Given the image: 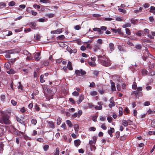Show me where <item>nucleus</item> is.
<instances>
[{"mask_svg":"<svg viewBox=\"0 0 155 155\" xmlns=\"http://www.w3.org/2000/svg\"><path fill=\"white\" fill-rule=\"evenodd\" d=\"M125 31H126V33L127 35H130V31L129 29H128V28H126L125 29Z\"/></svg>","mask_w":155,"mask_h":155,"instance_id":"49","label":"nucleus"},{"mask_svg":"<svg viewBox=\"0 0 155 155\" xmlns=\"http://www.w3.org/2000/svg\"><path fill=\"white\" fill-rule=\"evenodd\" d=\"M135 48L137 49L140 50L142 46L140 45H137L135 46Z\"/></svg>","mask_w":155,"mask_h":155,"instance_id":"39","label":"nucleus"},{"mask_svg":"<svg viewBox=\"0 0 155 155\" xmlns=\"http://www.w3.org/2000/svg\"><path fill=\"white\" fill-rule=\"evenodd\" d=\"M107 120L109 123H111L112 121V119L111 117L108 116L107 117Z\"/></svg>","mask_w":155,"mask_h":155,"instance_id":"60","label":"nucleus"},{"mask_svg":"<svg viewBox=\"0 0 155 155\" xmlns=\"http://www.w3.org/2000/svg\"><path fill=\"white\" fill-rule=\"evenodd\" d=\"M49 146L48 145H45L43 147V149L45 151H47L49 148Z\"/></svg>","mask_w":155,"mask_h":155,"instance_id":"33","label":"nucleus"},{"mask_svg":"<svg viewBox=\"0 0 155 155\" xmlns=\"http://www.w3.org/2000/svg\"><path fill=\"white\" fill-rule=\"evenodd\" d=\"M66 123L69 127H71L72 126V125L71 121L69 120H67L66 121Z\"/></svg>","mask_w":155,"mask_h":155,"instance_id":"30","label":"nucleus"},{"mask_svg":"<svg viewBox=\"0 0 155 155\" xmlns=\"http://www.w3.org/2000/svg\"><path fill=\"white\" fill-rule=\"evenodd\" d=\"M88 62L89 65L91 66L94 67L96 66V64L93 61L90 62L89 61H88Z\"/></svg>","mask_w":155,"mask_h":155,"instance_id":"19","label":"nucleus"},{"mask_svg":"<svg viewBox=\"0 0 155 155\" xmlns=\"http://www.w3.org/2000/svg\"><path fill=\"white\" fill-rule=\"evenodd\" d=\"M31 123L32 124L35 125L37 123V120L35 119H32L31 121Z\"/></svg>","mask_w":155,"mask_h":155,"instance_id":"31","label":"nucleus"},{"mask_svg":"<svg viewBox=\"0 0 155 155\" xmlns=\"http://www.w3.org/2000/svg\"><path fill=\"white\" fill-rule=\"evenodd\" d=\"M119 110V115L121 116L123 114V109L121 107H119L118 108Z\"/></svg>","mask_w":155,"mask_h":155,"instance_id":"15","label":"nucleus"},{"mask_svg":"<svg viewBox=\"0 0 155 155\" xmlns=\"http://www.w3.org/2000/svg\"><path fill=\"white\" fill-rule=\"evenodd\" d=\"M11 132L15 134H16L18 136L21 135V134H23V133L18 131L14 127H12L11 129Z\"/></svg>","mask_w":155,"mask_h":155,"instance_id":"3","label":"nucleus"},{"mask_svg":"<svg viewBox=\"0 0 155 155\" xmlns=\"http://www.w3.org/2000/svg\"><path fill=\"white\" fill-rule=\"evenodd\" d=\"M143 8L142 7H140L139 9L135 10L134 12L136 13H138L141 12Z\"/></svg>","mask_w":155,"mask_h":155,"instance_id":"21","label":"nucleus"},{"mask_svg":"<svg viewBox=\"0 0 155 155\" xmlns=\"http://www.w3.org/2000/svg\"><path fill=\"white\" fill-rule=\"evenodd\" d=\"M97 92L96 91H93L91 92L90 94L92 96H94L97 95Z\"/></svg>","mask_w":155,"mask_h":155,"instance_id":"32","label":"nucleus"},{"mask_svg":"<svg viewBox=\"0 0 155 155\" xmlns=\"http://www.w3.org/2000/svg\"><path fill=\"white\" fill-rule=\"evenodd\" d=\"M23 53L24 54L27 55H28L29 54V55H31L29 53V52L28 51H27L25 50L23 51Z\"/></svg>","mask_w":155,"mask_h":155,"instance_id":"56","label":"nucleus"},{"mask_svg":"<svg viewBox=\"0 0 155 155\" xmlns=\"http://www.w3.org/2000/svg\"><path fill=\"white\" fill-rule=\"evenodd\" d=\"M155 7L154 6H151L150 9V12L153 13L154 15H155Z\"/></svg>","mask_w":155,"mask_h":155,"instance_id":"16","label":"nucleus"},{"mask_svg":"<svg viewBox=\"0 0 155 155\" xmlns=\"http://www.w3.org/2000/svg\"><path fill=\"white\" fill-rule=\"evenodd\" d=\"M7 73L9 74H14L15 73V71L12 69H10L9 71H7Z\"/></svg>","mask_w":155,"mask_h":155,"instance_id":"28","label":"nucleus"},{"mask_svg":"<svg viewBox=\"0 0 155 155\" xmlns=\"http://www.w3.org/2000/svg\"><path fill=\"white\" fill-rule=\"evenodd\" d=\"M4 146L3 143L2 142H0V152L3 151V147Z\"/></svg>","mask_w":155,"mask_h":155,"instance_id":"23","label":"nucleus"},{"mask_svg":"<svg viewBox=\"0 0 155 155\" xmlns=\"http://www.w3.org/2000/svg\"><path fill=\"white\" fill-rule=\"evenodd\" d=\"M95 108L96 110H101L102 109V106H96L95 107Z\"/></svg>","mask_w":155,"mask_h":155,"instance_id":"43","label":"nucleus"},{"mask_svg":"<svg viewBox=\"0 0 155 155\" xmlns=\"http://www.w3.org/2000/svg\"><path fill=\"white\" fill-rule=\"evenodd\" d=\"M62 31V29H58L56 30L52 31H51V33L52 34H58L61 33Z\"/></svg>","mask_w":155,"mask_h":155,"instance_id":"5","label":"nucleus"},{"mask_svg":"<svg viewBox=\"0 0 155 155\" xmlns=\"http://www.w3.org/2000/svg\"><path fill=\"white\" fill-rule=\"evenodd\" d=\"M80 49L81 51H84L86 50V48L85 47V46H84V45H82L81 47L80 48Z\"/></svg>","mask_w":155,"mask_h":155,"instance_id":"63","label":"nucleus"},{"mask_svg":"<svg viewBox=\"0 0 155 155\" xmlns=\"http://www.w3.org/2000/svg\"><path fill=\"white\" fill-rule=\"evenodd\" d=\"M109 47L111 51H113L114 50V45L112 43H110L109 44Z\"/></svg>","mask_w":155,"mask_h":155,"instance_id":"14","label":"nucleus"},{"mask_svg":"<svg viewBox=\"0 0 155 155\" xmlns=\"http://www.w3.org/2000/svg\"><path fill=\"white\" fill-rule=\"evenodd\" d=\"M95 85V84L94 83L92 82L90 84V87H94Z\"/></svg>","mask_w":155,"mask_h":155,"instance_id":"64","label":"nucleus"},{"mask_svg":"<svg viewBox=\"0 0 155 155\" xmlns=\"http://www.w3.org/2000/svg\"><path fill=\"white\" fill-rule=\"evenodd\" d=\"M15 4V2L14 1H12L10 2L8 4V5L10 6H12Z\"/></svg>","mask_w":155,"mask_h":155,"instance_id":"38","label":"nucleus"},{"mask_svg":"<svg viewBox=\"0 0 155 155\" xmlns=\"http://www.w3.org/2000/svg\"><path fill=\"white\" fill-rule=\"evenodd\" d=\"M151 126L152 127H155V120H153L152 121L151 123Z\"/></svg>","mask_w":155,"mask_h":155,"instance_id":"51","label":"nucleus"},{"mask_svg":"<svg viewBox=\"0 0 155 155\" xmlns=\"http://www.w3.org/2000/svg\"><path fill=\"white\" fill-rule=\"evenodd\" d=\"M123 125L124 127H127L128 125V122L127 120H123L122 121Z\"/></svg>","mask_w":155,"mask_h":155,"instance_id":"24","label":"nucleus"},{"mask_svg":"<svg viewBox=\"0 0 155 155\" xmlns=\"http://www.w3.org/2000/svg\"><path fill=\"white\" fill-rule=\"evenodd\" d=\"M136 35L139 36H140L141 35H143L144 34V33L143 31H138L137 32L136 34Z\"/></svg>","mask_w":155,"mask_h":155,"instance_id":"20","label":"nucleus"},{"mask_svg":"<svg viewBox=\"0 0 155 155\" xmlns=\"http://www.w3.org/2000/svg\"><path fill=\"white\" fill-rule=\"evenodd\" d=\"M40 2L43 3H50L51 2L49 0H40Z\"/></svg>","mask_w":155,"mask_h":155,"instance_id":"17","label":"nucleus"},{"mask_svg":"<svg viewBox=\"0 0 155 155\" xmlns=\"http://www.w3.org/2000/svg\"><path fill=\"white\" fill-rule=\"evenodd\" d=\"M42 63L45 66H47L49 64V62L48 61H44L42 62Z\"/></svg>","mask_w":155,"mask_h":155,"instance_id":"37","label":"nucleus"},{"mask_svg":"<svg viewBox=\"0 0 155 155\" xmlns=\"http://www.w3.org/2000/svg\"><path fill=\"white\" fill-rule=\"evenodd\" d=\"M154 111L153 110H152L149 109L147 111L148 113L150 114H153L154 113Z\"/></svg>","mask_w":155,"mask_h":155,"instance_id":"36","label":"nucleus"},{"mask_svg":"<svg viewBox=\"0 0 155 155\" xmlns=\"http://www.w3.org/2000/svg\"><path fill=\"white\" fill-rule=\"evenodd\" d=\"M59 150L58 147L56 148L55 151L54 152V155H59Z\"/></svg>","mask_w":155,"mask_h":155,"instance_id":"18","label":"nucleus"},{"mask_svg":"<svg viewBox=\"0 0 155 155\" xmlns=\"http://www.w3.org/2000/svg\"><path fill=\"white\" fill-rule=\"evenodd\" d=\"M67 68H68L69 70H72L73 69V68L72 67V64L71 63V62L69 61L68 62V64H67Z\"/></svg>","mask_w":155,"mask_h":155,"instance_id":"13","label":"nucleus"},{"mask_svg":"<svg viewBox=\"0 0 155 155\" xmlns=\"http://www.w3.org/2000/svg\"><path fill=\"white\" fill-rule=\"evenodd\" d=\"M6 6V4L3 2H2L0 3V8H2L4 7H5Z\"/></svg>","mask_w":155,"mask_h":155,"instance_id":"25","label":"nucleus"},{"mask_svg":"<svg viewBox=\"0 0 155 155\" xmlns=\"http://www.w3.org/2000/svg\"><path fill=\"white\" fill-rule=\"evenodd\" d=\"M19 86H18V88L19 89H20V91L22 90V86L20 82H18Z\"/></svg>","mask_w":155,"mask_h":155,"instance_id":"46","label":"nucleus"},{"mask_svg":"<svg viewBox=\"0 0 155 155\" xmlns=\"http://www.w3.org/2000/svg\"><path fill=\"white\" fill-rule=\"evenodd\" d=\"M16 120L19 123L22 124L24 123V121L21 120V119L19 118L18 117H16Z\"/></svg>","mask_w":155,"mask_h":155,"instance_id":"29","label":"nucleus"},{"mask_svg":"<svg viewBox=\"0 0 155 155\" xmlns=\"http://www.w3.org/2000/svg\"><path fill=\"white\" fill-rule=\"evenodd\" d=\"M58 38L59 39L62 40V39H63L65 37L63 35H61L59 36Z\"/></svg>","mask_w":155,"mask_h":155,"instance_id":"54","label":"nucleus"},{"mask_svg":"<svg viewBox=\"0 0 155 155\" xmlns=\"http://www.w3.org/2000/svg\"><path fill=\"white\" fill-rule=\"evenodd\" d=\"M93 30L94 31H97L98 32H101V31L100 28H94Z\"/></svg>","mask_w":155,"mask_h":155,"instance_id":"44","label":"nucleus"},{"mask_svg":"<svg viewBox=\"0 0 155 155\" xmlns=\"http://www.w3.org/2000/svg\"><path fill=\"white\" fill-rule=\"evenodd\" d=\"M101 46L99 45H95L93 48V51L94 52H97L98 49H100Z\"/></svg>","mask_w":155,"mask_h":155,"instance_id":"7","label":"nucleus"},{"mask_svg":"<svg viewBox=\"0 0 155 155\" xmlns=\"http://www.w3.org/2000/svg\"><path fill=\"white\" fill-rule=\"evenodd\" d=\"M134 93L136 95L137 97V95L139 94H140V96L142 94V93L141 92H139L137 90L135 91H134Z\"/></svg>","mask_w":155,"mask_h":155,"instance_id":"47","label":"nucleus"},{"mask_svg":"<svg viewBox=\"0 0 155 155\" xmlns=\"http://www.w3.org/2000/svg\"><path fill=\"white\" fill-rule=\"evenodd\" d=\"M117 32L118 33L120 34V35H124V34H123V33L121 32V29H120V28L117 29Z\"/></svg>","mask_w":155,"mask_h":155,"instance_id":"45","label":"nucleus"},{"mask_svg":"<svg viewBox=\"0 0 155 155\" xmlns=\"http://www.w3.org/2000/svg\"><path fill=\"white\" fill-rule=\"evenodd\" d=\"M120 135V133L119 131H117L116 132L115 136L116 138L117 139L119 138Z\"/></svg>","mask_w":155,"mask_h":155,"instance_id":"53","label":"nucleus"},{"mask_svg":"<svg viewBox=\"0 0 155 155\" xmlns=\"http://www.w3.org/2000/svg\"><path fill=\"white\" fill-rule=\"evenodd\" d=\"M48 126L50 127L53 128L54 127V124L52 122L49 121L48 122Z\"/></svg>","mask_w":155,"mask_h":155,"instance_id":"27","label":"nucleus"},{"mask_svg":"<svg viewBox=\"0 0 155 155\" xmlns=\"http://www.w3.org/2000/svg\"><path fill=\"white\" fill-rule=\"evenodd\" d=\"M86 43L87 44V45L86 46L87 48L89 49H91L92 48V47L90 45V44H88V42H86Z\"/></svg>","mask_w":155,"mask_h":155,"instance_id":"48","label":"nucleus"},{"mask_svg":"<svg viewBox=\"0 0 155 155\" xmlns=\"http://www.w3.org/2000/svg\"><path fill=\"white\" fill-rule=\"evenodd\" d=\"M35 110L37 111L39 110V107L38 106L37 104H36L35 105Z\"/></svg>","mask_w":155,"mask_h":155,"instance_id":"57","label":"nucleus"},{"mask_svg":"<svg viewBox=\"0 0 155 155\" xmlns=\"http://www.w3.org/2000/svg\"><path fill=\"white\" fill-rule=\"evenodd\" d=\"M1 114V117L0 118V123H4L5 124H10V121L9 120V116L6 112L2 111H0Z\"/></svg>","mask_w":155,"mask_h":155,"instance_id":"1","label":"nucleus"},{"mask_svg":"<svg viewBox=\"0 0 155 155\" xmlns=\"http://www.w3.org/2000/svg\"><path fill=\"white\" fill-rule=\"evenodd\" d=\"M131 23L134 25H135L137 24L138 21L137 19L134 18H132L130 20Z\"/></svg>","mask_w":155,"mask_h":155,"instance_id":"9","label":"nucleus"},{"mask_svg":"<svg viewBox=\"0 0 155 155\" xmlns=\"http://www.w3.org/2000/svg\"><path fill=\"white\" fill-rule=\"evenodd\" d=\"M118 10L120 12H121L124 13H125L126 12V10L120 8H118Z\"/></svg>","mask_w":155,"mask_h":155,"instance_id":"52","label":"nucleus"},{"mask_svg":"<svg viewBox=\"0 0 155 155\" xmlns=\"http://www.w3.org/2000/svg\"><path fill=\"white\" fill-rule=\"evenodd\" d=\"M131 26V24L130 23H127L124 25L123 27L124 28H126V27H130Z\"/></svg>","mask_w":155,"mask_h":155,"instance_id":"42","label":"nucleus"},{"mask_svg":"<svg viewBox=\"0 0 155 155\" xmlns=\"http://www.w3.org/2000/svg\"><path fill=\"white\" fill-rule=\"evenodd\" d=\"M31 25L33 27H35L36 26V24L35 22H31L29 24V26H31Z\"/></svg>","mask_w":155,"mask_h":155,"instance_id":"55","label":"nucleus"},{"mask_svg":"<svg viewBox=\"0 0 155 155\" xmlns=\"http://www.w3.org/2000/svg\"><path fill=\"white\" fill-rule=\"evenodd\" d=\"M84 99V96L81 94L79 96V99L78 101V104H80Z\"/></svg>","mask_w":155,"mask_h":155,"instance_id":"12","label":"nucleus"},{"mask_svg":"<svg viewBox=\"0 0 155 155\" xmlns=\"http://www.w3.org/2000/svg\"><path fill=\"white\" fill-rule=\"evenodd\" d=\"M110 104H109L108 106L109 107L111 108L112 107L114 106L115 105V103L114 101V98L112 97L110 100Z\"/></svg>","mask_w":155,"mask_h":155,"instance_id":"4","label":"nucleus"},{"mask_svg":"<svg viewBox=\"0 0 155 155\" xmlns=\"http://www.w3.org/2000/svg\"><path fill=\"white\" fill-rule=\"evenodd\" d=\"M101 127L104 130H106L107 129V127L104 124H102L101 125Z\"/></svg>","mask_w":155,"mask_h":155,"instance_id":"50","label":"nucleus"},{"mask_svg":"<svg viewBox=\"0 0 155 155\" xmlns=\"http://www.w3.org/2000/svg\"><path fill=\"white\" fill-rule=\"evenodd\" d=\"M148 134L150 135L152 134L155 135V131H149L148 132Z\"/></svg>","mask_w":155,"mask_h":155,"instance_id":"62","label":"nucleus"},{"mask_svg":"<svg viewBox=\"0 0 155 155\" xmlns=\"http://www.w3.org/2000/svg\"><path fill=\"white\" fill-rule=\"evenodd\" d=\"M101 57L102 58L104 59H100L101 63V64L106 67L109 66L111 65V63L109 59L107 58H105L104 57L102 56H101Z\"/></svg>","mask_w":155,"mask_h":155,"instance_id":"2","label":"nucleus"},{"mask_svg":"<svg viewBox=\"0 0 155 155\" xmlns=\"http://www.w3.org/2000/svg\"><path fill=\"white\" fill-rule=\"evenodd\" d=\"M127 136L125 135H124L123 136H121L120 137V140L121 141H123L125 140Z\"/></svg>","mask_w":155,"mask_h":155,"instance_id":"41","label":"nucleus"},{"mask_svg":"<svg viewBox=\"0 0 155 155\" xmlns=\"http://www.w3.org/2000/svg\"><path fill=\"white\" fill-rule=\"evenodd\" d=\"M110 129L108 131V133L110 135L111 137H113V135L112 134L114 132V128L110 127Z\"/></svg>","mask_w":155,"mask_h":155,"instance_id":"6","label":"nucleus"},{"mask_svg":"<svg viewBox=\"0 0 155 155\" xmlns=\"http://www.w3.org/2000/svg\"><path fill=\"white\" fill-rule=\"evenodd\" d=\"M150 104V103L149 101H146L144 103V105L145 106H149Z\"/></svg>","mask_w":155,"mask_h":155,"instance_id":"58","label":"nucleus"},{"mask_svg":"<svg viewBox=\"0 0 155 155\" xmlns=\"http://www.w3.org/2000/svg\"><path fill=\"white\" fill-rule=\"evenodd\" d=\"M44 75L43 74L41 75L40 76V81L41 83H43V82H45V80L44 79Z\"/></svg>","mask_w":155,"mask_h":155,"instance_id":"22","label":"nucleus"},{"mask_svg":"<svg viewBox=\"0 0 155 155\" xmlns=\"http://www.w3.org/2000/svg\"><path fill=\"white\" fill-rule=\"evenodd\" d=\"M59 45L61 47H64L67 45L66 44L63 42H60L59 43Z\"/></svg>","mask_w":155,"mask_h":155,"instance_id":"34","label":"nucleus"},{"mask_svg":"<svg viewBox=\"0 0 155 155\" xmlns=\"http://www.w3.org/2000/svg\"><path fill=\"white\" fill-rule=\"evenodd\" d=\"M61 119L60 117L58 118L57 119V123L58 125H60V124L61 123Z\"/></svg>","mask_w":155,"mask_h":155,"instance_id":"40","label":"nucleus"},{"mask_svg":"<svg viewBox=\"0 0 155 155\" xmlns=\"http://www.w3.org/2000/svg\"><path fill=\"white\" fill-rule=\"evenodd\" d=\"M11 102L12 104L14 106H15L17 104L16 102L13 100H11Z\"/></svg>","mask_w":155,"mask_h":155,"instance_id":"61","label":"nucleus"},{"mask_svg":"<svg viewBox=\"0 0 155 155\" xmlns=\"http://www.w3.org/2000/svg\"><path fill=\"white\" fill-rule=\"evenodd\" d=\"M7 52L9 54L15 53H16L14 50H8L7 51Z\"/></svg>","mask_w":155,"mask_h":155,"instance_id":"26","label":"nucleus"},{"mask_svg":"<svg viewBox=\"0 0 155 155\" xmlns=\"http://www.w3.org/2000/svg\"><path fill=\"white\" fill-rule=\"evenodd\" d=\"M40 55V54L39 53H37L36 54H35V58L36 61H38L40 60V58L39 57Z\"/></svg>","mask_w":155,"mask_h":155,"instance_id":"11","label":"nucleus"},{"mask_svg":"<svg viewBox=\"0 0 155 155\" xmlns=\"http://www.w3.org/2000/svg\"><path fill=\"white\" fill-rule=\"evenodd\" d=\"M110 82L111 84V89L113 91H116V89L115 86V83L113 82L112 81L110 80Z\"/></svg>","mask_w":155,"mask_h":155,"instance_id":"8","label":"nucleus"},{"mask_svg":"<svg viewBox=\"0 0 155 155\" xmlns=\"http://www.w3.org/2000/svg\"><path fill=\"white\" fill-rule=\"evenodd\" d=\"M80 74L82 75H83L86 74V72L85 71L83 70L82 69H80L79 70H78V76H79Z\"/></svg>","mask_w":155,"mask_h":155,"instance_id":"10","label":"nucleus"},{"mask_svg":"<svg viewBox=\"0 0 155 155\" xmlns=\"http://www.w3.org/2000/svg\"><path fill=\"white\" fill-rule=\"evenodd\" d=\"M46 16L49 17V18H51L53 17L54 16V14L52 13L48 14H46Z\"/></svg>","mask_w":155,"mask_h":155,"instance_id":"35","label":"nucleus"},{"mask_svg":"<svg viewBox=\"0 0 155 155\" xmlns=\"http://www.w3.org/2000/svg\"><path fill=\"white\" fill-rule=\"evenodd\" d=\"M1 99L2 101H4L5 99V96L4 95H2L1 97Z\"/></svg>","mask_w":155,"mask_h":155,"instance_id":"59","label":"nucleus"}]
</instances>
